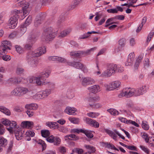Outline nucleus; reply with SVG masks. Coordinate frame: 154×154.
I'll list each match as a JSON object with an SVG mask.
<instances>
[{
  "mask_svg": "<svg viewBox=\"0 0 154 154\" xmlns=\"http://www.w3.org/2000/svg\"><path fill=\"white\" fill-rule=\"evenodd\" d=\"M18 5L22 7V10H18L17 9L13 10L11 12L12 14L13 15L12 17L16 18L17 16L18 19L20 14L23 11V16H24L25 17V15H27L29 12V11L28 10L29 5V3L26 2V1H22L18 2Z\"/></svg>",
  "mask_w": 154,
  "mask_h": 154,
  "instance_id": "f257e3e1",
  "label": "nucleus"
},
{
  "mask_svg": "<svg viewBox=\"0 0 154 154\" xmlns=\"http://www.w3.org/2000/svg\"><path fill=\"white\" fill-rule=\"evenodd\" d=\"M46 48L45 46L39 47L38 50L35 52L30 53L26 56L27 60L29 63L32 66L35 67L36 65L35 62L33 57H38L46 52Z\"/></svg>",
  "mask_w": 154,
  "mask_h": 154,
  "instance_id": "f03ea898",
  "label": "nucleus"
},
{
  "mask_svg": "<svg viewBox=\"0 0 154 154\" xmlns=\"http://www.w3.org/2000/svg\"><path fill=\"white\" fill-rule=\"evenodd\" d=\"M117 67V65L116 64H109L107 66V69L101 74L100 76L103 77H109L115 73L116 71L119 72H121L123 71L124 70L122 68Z\"/></svg>",
  "mask_w": 154,
  "mask_h": 154,
  "instance_id": "7ed1b4c3",
  "label": "nucleus"
},
{
  "mask_svg": "<svg viewBox=\"0 0 154 154\" xmlns=\"http://www.w3.org/2000/svg\"><path fill=\"white\" fill-rule=\"evenodd\" d=\"M56 35L54 29L51 27H49L45 29L42 37L46 41H51Z\"/></svg>",
  "mask_w": 154,
  "mask_h": 154,
  "instance_id": "20e7f679",
  "label": "nucleus"
},
{
  "mask_svg": "<svg viewBox=\"0 0 154 154\" xmlns=\"http://www.w3.org/2000/svg\"><path fill=\"white\" fill-rule=\"evenodd\" d=\"M133 96H135V89L130 88H124L122 92L119 95V97L124 96L128 98Z\"/></svg>",
  "mask_w": 154,
  "mask_h": 154,
  "instance_id": "39448f33",
  "label": "nucleus"
},
{
  "mask_svg": "<svg viewBox=\"0 0 154 154\" xmlns=\"http://www.w3.org/2000/svg\"><path fill=\"white\" fill-rule=\"evenodd\" d=\"M11 45V42L5 40L2 41V42L1 45V48L4 52L5 54L7 52L6 50H10V46Z\"/></svg>",
  "mask_w": 154,
  "mask_h": 154,
  "instance_id": "423d86ee",
  "label": "nucleus"
},
{
  "mask_svg": "<svg viewBox=\"0 0 154 154\" xmlns=\"http://www.w3.org/2000/svg\"><path fill=\"white\" fill-rule=\"evenodd\" d=\"M40 77L38 76L37 77H30L28 82L30 83L38 85H42V82L41 81L43 79H40Z\"/></svg>",
  "mask_w": 154,
  "mask_h": 154,
  "instance_id": "0eeeda50",
  "label": "nucleus"
},
{
  "mask_svg": "<svg viewBox=\"0 0 154 154\" xmlns=\"http://www.w3.org/2000/svg\"><path fill=\"white\" fill-rule=\"evenodd\" d=\"M81 82L82 85L84 86H86L88 85L95 82V81L93 79L88 77H82Z\"/></svg>",
  "mask_w": 154,
  "mask_h": 154,
  "instance_id": "6e6552de",
  "label": "nucleus"
},
{
  "mask_svg": "<svg viewBox=\"0 0 154 154\" xmlns=\"http://www.w3.org/2000/svg\"><path fill=\"white\" fill-rule=\"evenodd\" d=\"M36 37L34 35H30L29 39L30 42V43H26L25 45V48L27 50H29L31 49L32 44L34 42V39Z\"/></svg>",
  "mask_w": 154,
  "mask_h": 154,
  "instance_id": "1a4fd4ad",
  "label": "nucleus"
},
{
  "mask_svg": "<svg viewBox=\"0 0 154 154\" xmlns=\"http://www.w3.org/2000/svg\"><path fill=\"white\" fill-rule=\"evenodd\" d=\"M18 17L16 18L11 17L8 21L9 28L11 29H14L17 26L18 20Z\"/></svg>",
  "mask_w": 154,
  "mask_h": 154,
  "instance_id": "9d476101",
  "label": "nucleus"
},
{
  "mask_svg": "<svg viewBox=\"0 0 154 154\" xmlns=\"http://www.w3.org/2000/svg\"><path fill=\"white\" fill-rule=\"evenodd\" d=\"M50 73L51 72L50 71L48 70H46L42 72L41 73L40 75L38 76L39 77H40V79H43L41 81L42 82V85L47 84L46 83H45L46 82H44V81L45 80V79L49 76Z\"/></svg>",
  "mask_w": 154,
  "mask_h": 154,
  "instance_id": "9b49d317",
  "label": "nucleus"
},
{
  "mask_svg": "<svg viewBox=\"0 0 154 154\" xmlns=\"http://www.w3.org/2000/svg\"><path fill=\"white\" fill-rule=\"evenodd\" d=\"M9 125L10 127L7 129L11 134L13 133L14 131L18 129L17 123L14 121H12L11 122Z\"/></svg>",
  "mask_w": 154,
  "mask_h": 154,
  "instance_id": "f8f14e48",
  "label": "nucleus"
},
{
  "mask_svg": "<svg viewBox=\"0 0 154 154\" xmlns=\"http://www.w3.org/2000/svg\"><path fill=\"white\" fill-rule=\"evenodd\" d=\"M90 92L95 94L100 91V88L98 85L92 86L88 88Z\"/></svg>",
  "mask_w": 154,
  "mask_h": 154,
  "instance_id": "ddd939ff",
  "label": "nucleus"
},
{
  "mask_svg": "<svg viewBox=\"0 0 154 154\" xmlns=\"http://www.w3.org/2000/svg\"><path fill=\"white\" fill-rule=\"evenodd\" d=\"M22 126L26 128H31L33 127L34 123L32 122L29 121H23L21 123Z\"/></svg>",
  "mask_w": 154,
  "mask_h": 154,
  "instance_id": "4468645a",
  "label": "nucleus"
},
{
  "mask_svg": "<svg viewBox=\"0 0 154 154\" xmlns=\"http://www.w3.org/2000/svg\"><path fill=\"white\" fill-rule=\"evenodd\" d=\"M146 89V86H143L135 89V96H137L143 94L145 92Z\"/></svg>",
  "mask_w": 154,
  "mask_h": 154,
  "instance_id": "2eb2a0df",
  "label": "nucleus"
},
{
  "mask_svg": "<svg viewBox=\"0 0 154 154\" xmlns=\"http://www.w3.org/2000/svg\"><path fill=\"white\" fill-rule=\"evenodd\" d=\"M25 107L27 110L32 111L36 109L38 107V106L36 104L32 103L26 104Z\"/></svg>",
  "mask_w": 154,
  "mask_h": 154,
  "instance_id": "dca6fc26",
  "label": "nucleus"
},
{
  "mask_svg": "<svg viewBox=\"0 0 154 154\" xmlns=\"http://www.w3.org/2000/svg\"><path fill=\"white\" fill-rule=\"evenodd\" d=\"M17 129V130H16L14 132V131L16 139L17 140H20L22 138L23 133L20 129Z\"/></svg>",
  "mask_w": 154,
  "mask_h": 154,
  "instance_id": "f3484780",
  "label": "nucleus"
},
{
  "mask_svg": "<svg viewBox=\"0 0 154 154\" xmlns=\"http://www.w3.org/2000/svg\"><path fill=\"white\" fill-rule=\"evenodd\" d=\"M0 111L7 116H10L11 114L10 110L3 106H0Z\"/></svg>",
  "mask_w": 154,
  "mask_h": 154,
  "instance_id": "a211bd4d",
  "label": "nucleus"
},
{
  "mask_svg": "<svg viewBox=\"0 0 154 154\" xmlns=\"http://www.w3.org/2000/svg\"><path fill=\"white\" fill-rule=\"evenodd\" d=\"M20 96H23L29 92V89L25 87H19Z\"/></svg>",
  "mask_w": 154,
  "mask_h": 154,
  "instance_id": "6ab92c4d",
  "label": "nucleus"
},
{
  "mask_svg": "<svg viewBox=\"0 0 154 154\" xmlns=\"http://www.w3.org/2000/svg\"><path fill=\"white\" fill-rule=\"evenodd\" d=\"M76 109L74 108L67 107L64 110V112L69 115H72L76 111Z\"/></svg>",
  "mask_w": 154,
  "mask_h": 154,
  "instance_id": "aec40b11",
  "label": "nucleus"
},
{
  "mask_svg": "<svg viewBox=\"0 0 154 154\" xmlns=\"http://www.w3.org/2000/svg\"><path fill=\"white\" fill-rule=\"evenodd\" d=\"M80 132L85 134L86 136L88 138H91L93 137V134L91 133V131H90L81 129Z\"/></svg>",
  "mask_w": 154,
  "mask_h": 154,
  "instance_id": "412c9836",
  "label": "nucleus"
},
{
  "mask_svg": "<svg viewBox=\"0 0 154 154\" xmlns=\"http://www.w3.org/2000/svg\"><path fill=\"white\" fill-rule=\"evenodd\" d=\"M65 140L69 139L70 140H76L79 139V137L75 134H71L66 136L65 137Z\"/></svg>",
  "mask_w": 154,
  "mask_h": 154,
  "instance_id": "4be33fe9",
  "label": "nucleus"
},
{
  "mask_svg": "<svg viewBox=\"0 0 154 154\" xmlns=\"http://www.w3.org/2000/svg\"><path fill=\"white\" fill-rule=\"evenodd\" d=\"M69 65L78 69H81L83 67V65L79 62H74L73 63H70Z\"/></svg>",
  "mask_w": 154,
  "mask_h": 154,
  "instance_id": "5701e85b",
  "label": "nucleus"
},
{
  "mask_svg": "<svg viewBox=\"0 0 154 154\" xmlns=\"http://www.w3.org/2000/svg\"><path fill=\"white\" fill-rule=\"evenodd\" d=\"M83 52L82 51H78L71 52L70 55L75 57H81L82 56Z\"/></svg>",
  "mask_w": 154,
  "mask_h": 154,
  "instance_id": "b1692460",
  "label": "nucleus"
},
{
  "mask_svg": "<svg viewBox=\"0 0 154 154\" xmlns=\"http://www.w3.org/2000/svg\"><path fill=\"white\" fill-rule=\"evenodd\" d=\"M50 90H46L45 91L40 92V93L42 96V98L43 99L47 97L51 93Z\"/></svg>",
  "mask_w": 154,
  "mask_h": 154,
  "instance_id": "393cba45",
  "label": "nucleus"
},
{
  "mask_svg": "<svg viewBox=\"0 0 154 154\" xmlns=\"http://www.w3.org/2000/svg\"><path fill=\"white\" fill-rule=\"evenodd\" d=\"M85 147L87 149L89 150L88 153L89 154H91V153L94 152L96 151L95 148L93 146L89 145H85Z\"/></svg>",
  "mask_w": 154,
  "mask_h": 154,
  "instance_id": "a878e982",
  "label": "nucleus"
},
{
  "mask_svg": "<svg viewBox=\"0 0 154 154\" xmlns=\"http://www.w3.org/2000/svg\"><path fill=\"white\" fill-rule=\"evenodd\" d=\"M105 131L110 136H111L114 140H116L117 135L114 132L107 129H105Z\"/></svg>",
  "mask_w": 154,
  "mask_h": 154,
  "instance_id": "bb28decb",
  "label": "nucleus"
},
{
  "mask_svg": "<svg viewBox=\"0 0 154 154\" xmlns=\"http://www.w3.org/2000/svg\"><path fill=\"white\" fill-rule=\"evenodd\" d=\"M8 144V141L6 139L2 137H0V145L1 146L4 147Z\"/></svg>",
  "mask_w": 154,
  "mask_h": 154,
  "instance_id": "cd10ccee",
  "label": "nucleus"
},
{
  "mask_svg": "<svg viewBox=\"0 0 154 154\" xmlns=\"http://www.w3.org/2000/svg\"><path fill=\"white\" fill-rule=\"evenodd\" d=\"M27 26L24 24L21 25L20 28V31L19 32L20 33V35H22L26 31Z\"/></svg>",
  "mask_w": 154,
  "mask_h": 154,
  "instance_id": "c85d7f7f",
  "label": "nucleus"
},
{
  "mask_svg": "<svg viewBox=\"0 0 154 154\" xmlns=\"http://www.w3.org/2000/svg\"><path fill=\"white\" fill-rule=\"evenodd\" d=\"M9 81L14 84L19 83L21 81V78H14L10 79Z\"/></svg>",
  "mask_w": 154,
  "mask_h": 154,
  "instance_id": "c756f323",
  "label": "nucleus"
},
{
  "mask_svg": "<svg viewBox=\"0 0 154 154\" xmlns=\"http://www.w3.org/2000/svg\"><path fill=\"white\" fill-rule=\"evenodd\" d=\"M112 85L114 89L119 88L121 84V82L119 81H116L112 82Z\"/></svg>",
  "mask_w": 154,
  "mask_h": 154,
  "instance_id": "7c9ffc66",
  "label": "nucleus"
},
{
  "mask_svg": "<svg viewBox=\"0 0 154 154\" xmlns=\"http://www.w3.org/2000/svg\"><path fill=\"white\" fill-rule=\"evenodd\" d=\"M11 94L12 95L20 97L19 87L17 88L12 91L11 92Z\"/></svg>",
  "mask_w": 154,
  "mask_h": 154,
  "instance_id": "2f4dec72",
  "label": "nucleus"
},
{
  "mask_svg": "<svg viewBox=\"0 0 154 154\" xmlns=\"http://www.w3.org/2000/svg\"><path fill=\"white\" fill-rule=\"evenodd\" d=\"M71 31V30L70 29L64 30L61 32L60 35H59V37H63L66 36L67 35L69 34Z\"/></svg>",
  "mask_w": 154,
  "mask_h": 154,
  "instance_id": "473e14b6",
  "label": "nucleus"
},
{
  "mask_svg": "<svg viewBox=\"0 0 154 154\" xmlns=\"http://www.w3.org/2000/svg\"><path fill=\"white\" fill-rule=\"evenodd\" d=\"M116 19L115 18V17H113V18H109L108 19H107L106 22V24L105 25V27H107L109 25H110L111 24H112L113 23H118V22H112V23H110V22L113 21L114 20V19Z\"/></svg>",
  "mask_w": 154,
  "mask_h": 154,
  "instance_id": "72a5a7b5",
  "label": "nucleus"
},
{
  "mask_svg": "<svg viewBox=\"0 0 154 154\" xmlns=\"http://www.w3.org/2000/svg\"><path fill=\"white\" fill-rule=\"evenodd\" d=\"M41 133L42 136L45 138H47L50 135V133L48 130H42Z\"/></svg>",
  "mask_w": 154,
  "mask_h": 154,
  "instance_id": "f704fd0d",
  "label": "nucleus"
},
{
  "mask_svg": "<svg viewBox=\"0 0 154 154\" xmlns=\"http://www.w3.org/2000/svg\"><path fill=\"white\" fill-rule=\"evenodd\" d=\"M106 147L108 148H111L112 149H114L117 151H119V149H117L114 145L111 144L110 143H104Z\"/></svg>",
  "mask_w": 154,
  "mask_h": 154,
  "instance_id": "c9c22d12",
  "label": "nucleus"
},
{
  "mask_svg": "<svg viewBox=\"0 0 154 154\" xmlns=\"http://www.w3.org/2000/svg\"><path fill=\"white\" fill-rule=\"evenodd\" d=\"M58 125L57 122H48L46 123V125L50 127L51 128H53L54 129L55 128L56 126Z\"/></svg>",
  "mask_w": 154,
  "mask_h": 154,
  "instance_id": "e433bc0d",
  "label": "nucleus"
},
{
  "mask_svg": "<svg viewBox=\"0 0 154 154\" xmlns=\"http://www.w3.org/2000/svg\"><path fill=\"white\" fill-rule=\"evenodd\" d=\"M98 33H99L98 32L95 31H92L91 32H88L87 33L84 34L82 37H80V39H85L89 36V35H88V34H91L92 33L96 34Z\"/></svg>",
  "mask_w": 154,
  "mask_h": 154,
  "instance_id": "4c0bfd02",
  "label": "nucleus"
},
{
  "mask_svg": "<svg viewBox=\"0 0 154 154\" xmlns=\"http://www.w3.org/2000/svg\"><path fill=\"white\" fill-rule=\"evenodd\" d=\"M73 90L71 89H69L67 91V96L69 98H71L74 97Z\"/></svg>",
  "mask_w": 154,
  "mask_h": 154,
  "instance_id": "58836bf2",
  "label": "nucleus"
},
{
  "mask_svg": "<svg viewBox=\"0 0 154 154\" xmlns=\"http://www.w3.org/2000/svg\"><path fill=\"white\" fill-rule=\"evenodd\" d=\"M42 21L41 18L39 17H37L35 19L34 23V25L35 27H37L42 23Z\"/></svg>",
  "mask_w": 154,
  "mask_h": 154,
  "instance_id": "ea45409f",
  "label": "nucleus"
},
{
  "mask_svg": "<svg viewBox=\"0 0 154 154\" xmlns=\"http://www.w3.org/2000/svg\"><path fill=\"white\" fill-rule=\"evenodd\" d=\"M107 111L111 114L114 116L117 115L119 114V112L116 110L113 109H110L107 110Z\"/></svg>",
  "mask_w": 154,
  "mask_h": 154,
  "instance_id": "a19ab883",
  "label": "nucleus"
},
{
  "mask_svg": "<svg viewBox=\"0 0 154 154\" xmlns=\"http://www.w3.org/2000/svg\"><path fill=\"white\" fill-rule=\"evenodd\" d=\"M96 49V47H94L86 51H82L83 52L82 56H85L89 54L91 51H93L94 50Z\"/></svg>",
  "mask_w": 154,
  "mask_h": 154,
  "instance_id": "79ce46f5",
  "label": "nucleus"
},
{
  "mask_svg": "<svg viewBox=\"0 0 154 154\" xmlns=\"http://www.w3.org/2000/svg\"><path fill=\"white\" fill-rule=\"evenodd\" d=\"M61 140L60 138L57 137H55L53 143L54 144L55 146H58L60 143Z\"/></svg>",
  "mask_w": 154,
  "mask_h": 154,
  "instance_id": "37998d69",
  "label": "nucleus"
},
{
  "mask_svg": "<svg viewBox=\"0 0 154 154\" xmlns=\"http://www.w3.org/2000/svg\"><path fill=\"white\" fill-rule=\"evenodd\" d=\"M1 122L2 124L7 126H9L11 123V121L7 119H3L1 120Z\"/></svg>",
  "mask_w": 154,
  "mask_h": 154,
  "instance_id": "c03bdc74",
  "label": "nucleus"
},
{
  "mask_svg": "<svg viewBox=\"0 0 154 154\" xmlns=\"http://www.w3.org/2000/svg\"><path fill=\"white\" fill-rule=\"evenodd\" d=\"M99 115V114L98 113H96L94 112H90L87 114V115L89 117L94 118H96Z\"/></svg>",
  "mask_w": 154,
  "mask_h": 154,
  "instance_id": "a18cd8bd",
  "label": "nucleus"
},
{
  "mask_svg": "<svg viewBox=\"0 0 154 154\" xmlns=\"http://www.w3.org/2000/svg\"><path fill=\"white\" fill-rule=\"evenodd\" d=\"M24 72V69L21 67H18L16 69V73L18 75L23 74Z\"/></svg>",
  "mask_w": 154,
  "mask_h": 154,
  "instance_id": "49530a36",
  "label": "nucleus"
},
{
  "mask_svg": "<svg viewBox=\"0 0 154 154\" xmlns=\"http://www.w3.org/2000/svg\"><path fill=\"white\" fill-rule=\"evenodd\" d=\"M69 120L71 122L75 124H77L79 122V119L78 118L69 117Z\"/></svg>",
  "mask_w": 154,
  "mask_h": 154,
  "instance_id": "de8ad7c7",
  "label": "nucleus"
},
{
  "mask_svg": "<svg viewBox=\"0 0 154 154\" xmlns=\"http://www.w3.org/2000/svg\"><path fill=\"white\" fill-rule=\"evenodd\" d=\"M15 48L16 51L18 53L20 54L23 53V50L20 46L16 45H15Z\"/></svg>",
  "mask_w": 154,
  "mask_h": 154,
  "instance_id": "09e8293b",
  "label": "nucleus"
},
{
  "mask_svg": "<svg viewBox=\"0 0 154 154\" xmlns=\"http://www.w3.org/2000/svg\"><path fill=\"white\" fill-rule=\"evenodd\" d=\"M104 86L106 90L108 91H111L114 89L112 85V82L109 84H105Z\"/></svg>",
  "mask_w": 154,
  "mask_h": 154,
  "instance_id": "8fccbe9b",
  "label": "nucleus"
},
{
  "mask_svg": "<svg viewBox=\"0 0 154 154\" xmlns=\"http://www.w3.org/2000/svg\"><path fill=\"white\" fill-rule=\"evenodd\" d=\"M38 144H39L42 146V151L44 150L45 149L46 147V145L44 141L42 140H39L38 142Z\"/></svg>",
  "mask_w": 154,
  "mask_h": 154,
  "instance_id": "3c124183",
  "label": "nucleus"
},
{
  "mask_svg": "<svg viewBox=\"0 0 154 154\" xmlns=\"http://www.w3.org/2000/svg\"><path fill=\"white\" fill-rule=\"evenodd\" d=\"M55 137L53 135L48 137L46 139L47 141L50 143H53Z\"/></svg>",
  "mask_w": 154,
  "mask_h": 154,
  "instance_id": "603ef678",
  "label": "nucleus"
},
{
  "mask_svg": "<svg viewBox=\"0 0 154 154\" xmlns=\"http://www.w3.org/2000/svg\"><path fill=\"white\" fill-rule=\"evenodd\" d=\"M32 20V17L31 16H29L26 19L25 24L27 26H28L31 22Z\"/></svg>",
  "mask_w": 154,
  "mask_h": 154,
  "instance_id": "864d4df0",
  "label": "nucleus"
},
{
  "mask_svg": "<svg viewBox=\"0 0 154 154\" xmlns=\"http://www.w3.org/2000/svg\"><path fill=\"white\" fill-rule=\"evenodd\" d=\"M72 151L73 152L77 153L78 154H81L83 152L82 149L77 148L74 149L72 150Z\"/></svg>",
  "mask_w": 154,
  "mask_h": 154,
  "instance_id": "5fc2aeb1",
  "label": "nucleus"
},
{
  "mask_svg": "<svg viewBox=\"0 0 154 154\" xmlns=\"http://www.w3.org/2000/svg\"><path fill=\"white\" fill-rule=\"evenodd\" d=\"M134 59V53L130 54L128 56V60L130 61L133 62Z\"/></svg>",
  "mask_w": 154,
  "mask_h": 154,
  "instance_id": "6e6d98bb",
  "label": "nucleus"
},
{
  "mask_svg": "<svg viewBox=\"0 0 154 154\" xmlns=\"http://www.w3.org/2000/svg\"><path fill=\"white\" fill-rule=\"evenodd\" d=\"M140 147L143 151L147 154H149V150L148 148L143 146H140Z\"/></svg>",
  "mask_w": 154,
  "mask_h": 154,
  "instance_id": "4d7b16f0",
  "label": "nucleus"
},
{
  "mask_svg": "<svg viewBox=\"0 0 154 154\" xmlns=\"http://www.w3.org/2000/svg\"><path fill=\"white\" fill-rule=\"evenodd\" d=\"M126 40L124 38L120 39L119 41V44L122 47L124 46L125 44Z\"/></svg>",
  "mask_w": 154,
  "mask_h": 154,
  "instance_id": "13d9d810",
  "label": "nucleus"
},
{
  "mask_svg": "<svg viewBox=\"0 0 154 154\" xmlns=\"http://www.w3.org/2000/svg\"><path fill=\"white\" fill-rule=\"evenodd\" d=\"M90 106L93 108H100L102 106V105L99 103L94 104H89Z\"/></svg>",
  "mask_w": 154,
  "mask_h": 154,
  "instance_id": "bf43d9fd",
  "label": "nucleus"
},
{
  "mask_svg": "<svg viewBox=\"0 0 154 154\" xmlns=\"http://www.w3.org/2000/svg\"><path fill=\"white\" fill-rule=\"evenodd\" d=\"M143 138L145 139V141L146 143H148L149 140V138L148 135L146 133H143L142 135Z\"/></svg>",
  "mask_w": 154,
  "mask_h": 154,
  "instance_id": "052dcab7",
  "label": "nucleus"
},
{
  "mask_svg": "<svg viewBox=\"0 0 154 154\" xmlns=\"http://www.w3.org/2000/svg\"><path fill=\"white\" fill-rule=\"evenodd\" d=\"M85 120L86 121V123L91 126V124H92L93 123V120L91 119H90L88 118H85Z\"/></svg>",
  "mask_w": 154,
  "mask_h": 154,
  "instance_id": "680f3d73",
  "label": "nucleus"
},
{
  "mask_svg": "<svg viewBox=\"0 0 154 154\" xmlns=\"http://www.w3.org/2000/svg\"><path fill=\"white\" fill-rule=\"evenodd\" d=\"M14 110L17 112H21L23 111V109L20 106H17L15 107Z\"/></svg>",
  "mask_w": 154,
  "mask_h": 154,
  "instance_id": "e2e57ef3",
  "label": "nucleus"
},
{
  "mask_svg": "<svg viewBox=\"0 0 154 154\" xmlns=\"http://www.w3.org/2000/svg\"><path fill=\"white\" fill-rule=\"evenodd\" d=\"M142 128L145 130H148L149 129V126L146 124V122H143L142 123Z\"/></svg>",
  "mask_w": 154,
  "mask_h": 154,
  "instance_id": "0e129e2a",
  "label": "nucleus"
},
{
  "mask_svg": "<svg viewBox=\"0 0 154 154\" xmlns=\"http://www.w3.org/2000/svg\"><path fill=\"white\" fill-rule=\"evenodd\" d=\"M154 35V31L150 32L149 34L147 37V42H149L151 40V39L153 36Z\"/></svg>",
  "mask_w": 154,
  "mask_h": 154,
  "instance_id": "69168bd1",
  "label": "nucleus"
},
{
  "mask_svg": "<svg viewBox=\"0 0 154 154\" xmlns=\"http://www.w3.org/2000/svg\"><path fill=\"white\" fill-rule=\"evenodd\" d=\"M35 134V133L33 131H28L26 133V136H29L31 137H33Z\"/></svg>",
  "mask_w": 154,
  "mask_h": 154,
  "instance_id": "338daca9",
  "label": "nucleus"
},
{
  "mask_svg": "<svg viewBox=\"0 0 154 154\" xmlns=\"http://www.w3.org/2000/svg\"><path fill=\"white\" fill-rule=\"evenodd\" d=\"M2 58L3 60L6 61H9L11 59L10 57L9 56L5 55H3L2 57Z\"/></svg>",
  "mask_w": 154,
  "mask_h": 154,
  "instance_id": "774afa93",
  "label": "nucleus"
}]
</instances>
